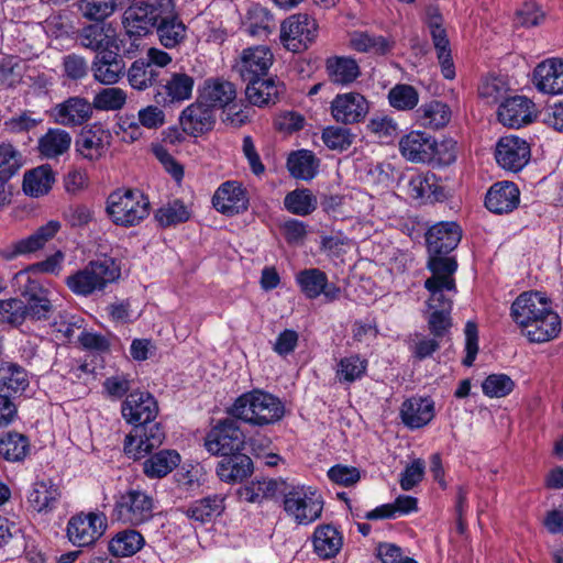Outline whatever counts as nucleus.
Masks as SVG:
<instances>
[{
  "label": "nucleus",
  "instance_id": "f257e3e1",
  "mask_svg": "<svg viewBox=\"0 0 563 563\" xmlns=\"http://www.w3.org/2000/svg\"><path fill=\"white\" fill-rule=\"evenodd\" d=\"M122 23L130 36L141 37L154 31L166 49H178L188 38V27L174 0H134L124 11Z\"/></svg>",
  "mask_w": 563,
  "mask_h": 563
},
{
  "label": "nucleus",
  "instance_id": "f03ea898",
  "mask_svg": "<svg viewBox=\"0 0 563 563\" xmlns=\"http://www.w3.org/2000/svg\"><path fill=\"white\" fill-rule=\"evenodd\" d=\"M123 419L133 426L125 437L124 453L133 460H141L159 448L165 440V431L156 421L158 405L147 391H131L121 405Z\"/></svg>",
  "mask_w": 563,
  "mask_h": 563
},
{
  "label": "nucleus",
  "instance_id": "7ed1b4c3",
  "mask_svg": "<svg viewBox=\"0 0 563 563\" xmlns=\"http://www.w3.org/2000/svg\"><path fill=\"white\" fill-rule=\"evenodd\" d=\"M228 413L251 426L265 427L283 419L285 406L273 394L253 389L240 395L228 408Z\"/></svg>",
  "mask_w": 563,
  "mask_h": 563
},
{
  "label": "nucleus",
  "instance_id": "20e7f679",
  "mask_svg": "<svg viewBox=\"0 0 563 563\" xmlns=\"http://www.w3.org/2000/svg\"><path fill=\"white\" fill-rule=\"evenodd\" d=\"M120 277L121 262L112 256L102 255L69 275L65 284L75 295L88 297L103 291L108 285L118 282Z\"/></svg>",
  "mask_w": 563,
  "mask_h": 563
},
{
  "label": "nucleus",
  "instance_id": "39448f33",
  "mask_svg": "<svg viewBox=\"0 0 563 563\" xmlns=\"http://www.w3.org/2000/svg\"><path fill=\"white\" fill-rule=\"evenodd\" d=\"M156 500L154 496L140 487L128 488L114 496L112 518L131 527L151 521L154 517Z\"/></svg>",
  "mask_w": 563,
  "mask_h": 563
},
{
  "label": "nucleus",
  "instance_id": "423d86ee",
  "mask_svg": "<svg viewBox=\"0 0 563 563\" xmlns=\"http://www.w3.org/2000/svg\"><path fill=\"white\" fill-rule=\"evenodd\" d=\"M107 212L117 225L134 227L150 214V200L137 189H118L107 199Z\"/></svg>",
  "mask_w": 563,
  "mask_h": 563
},
{
  "label": "nucleus",
  "instance_id": "0eeeda50",
  "mask_svg": "<svg viewBox=\"0 0 563 563\" xmlns=\"http://www.w3.org/2000/svg\"><path fill=\"white\" fill-rule=\"evenodd\" d=\"M283 505L285 512L297 525L303 526L319 519L323 510L321 495L313 487L305 485L291 486L284 492Z\"/></svg>",
  "mask_w": 563,
  "mask_h": 563
},
{
  "label": "nucleus",
  "instance_id": "6e6552de",
  "mask_svg": "<svg viewBox=\"0 0 563 563\" xmlns=\"http://www.w3.org/2000/svg\"><path fill=\"white\" fill-rule=\"evenodd\" d=\"M318 24L306 13L292 14L280 25V42L290 52L299 53L316 40Z\"/></svg>",
  "mask_w": 563,
  "mask_h": 563
},
{
  "label": "nucleus",
  "instance_id": "1a4fd4ad",
  "mask_svg": "<svg viewBox=\"0 0 563 563\" xmlns=\"http://www.w3.org/2000/svg\"><path fill=\"white\" fill-rule=\"evenodd\" d=\"M235 418L220 420L205 438V448L213 455H228L242 451L245 435Z\"/></svg>",
  "mask_w": 563,
  "mask_h": 563
},
{
  "label": "nucleus",
  "instance_id": "9d476101",
  "mask_svg": "<svg viewBox=\"0 0 563 563\" xmlns=\"http://www.w3.org/2000/svg\"><path fill=\"white\" fill-rule=\"evenodd\" d=\"M107 529V519L99 512H80L68 520L67 537L76 547H89L102 537Z\"/></svg>",
  "mask_w": 563,
  "mask_h": 563
},
{
  "label": "nucleus",
  "instance_id": "9b49d317",
  "mask_svg": "<svg viewBox=\"0 0 563 563\" xmlns=\"http://www.w3.org/2000/svg\"><path fill=\"white\" fill-rule=\"evenodd\" d=\"M21 296L24 298L25 320L46 321L55 311L49 289L36 279L27 278L21 288Z\"/></svg>",
  "mask_w": 563,
  "mask_h": 563
},
{
  "label": "nucleus",
  "instance_id": "f8f14e48",
  "mask_svg": "<svg viewBox=\"0 0 563 563\" xmlns=\"http://www.w3.org/2000/svg\"><path fill=\"white\" fill-rule=\"evenodd\" d=\"M274 62L272 51L264 45L244 48L234 64L243 81L265 78Z\"/></svg>",
  "mask_w": 563,
  "mask_h": 563
},
{
  "label": "nucleus",
  "instance_id": "ddd939ff",
  "mask_svg": "<svg viewBox=\"0 0 563 563\" xmlns=\"http://www.w3.org/2000/svg\"><path fill=\"white\" fill-rule=\"evenodd\" d=\"M531 157L529 143L521 137L507 135L496 144L495 158L498 165L510 172L521 170Z\"/></svg>",
  "mask_w": 563,
  "mask_h": 563
},
{
  "label": "nucleus",
  "instance_id": "4468645a",
  "mask_svg": "<svg viewBox=\"0 0 563 563\" xmlns=\"http://www.w3.org/2000/svg\"><path fill=\"white\" fill-rule=\"evenodd\" d=\"M550 307L551 302L543 292L525 291L511 303L510 316L520 328L528 329Z\"/></svg>",
  "mask_w": 563,
  "mask_h": 563
},
{
  "label": "nucleus",
  "instance_id": "2eb2a0df",
  "mask_svg": "<svg viewBox=\"0 0 563 563\" xmlns=\"http://www.w3.org/2000/svg\"><path fill=\"white\" fill-rule=\"evenodd\" d=\"M330 109L336 122L347 125L363 121L368 113L369 103L363 95L351 91L336 95Z\"/></svg>",
  "mask_w": 563,
  "mask_h": 563
},
{
  "label": "nucleus",
  "instance_id": "dca6fc26",
  "mask_svg": "<svg viewBox=\"0 0 563 563\" xmlns=\"http://www.w3.org/2000/svg\"><path fill=\"white\" fill-rule=\"evenodd\" d=\"M296 283L308 299H316L323 295L328 302L339 299L341 288L329 283L327 274L319 268H305L297 273Z\"/></svg>",
  "mask_w": 563,
  "mask_h": 563
},
{
  "label": "nucleus",
  "instance_id": "f3484780",
  "mask_svg": "<svg viewBox=\"0 0 563 563\" xmlns=\"http://www.w3.org/2000/svg\"><path fill=\"white\" fill-rule=\"evenodd\" d=\"M520 203V190L514 181L501 180L493 184L485 195L484 205L495 214H508Z\"/></svg>",
  "mask_w": 563,
  "mask_h": 563
},
{
  "label": "nucleus",
  "instance_id": "a211bd4d",
  "mask_svg": "<svg viewBox=\"0 0 563 563\" xmlns=\"http://www.w3.org/2000/svg\"><path fill=\"white\" fill-rule=\"evenodd\" d=\"M462 239V228L454 221H442L426 233L429 254H450Z\"/></svg>",
  "mask_w": 563,
  "mask_h": 563
},
{
  "label": "nucleus",
  "instance_id": "6ab92c4d",
  "mask_svg": "<svg viewBox=\"0 0 563 563\" xmlns=\"http://www.w3.org/2000/svg\"><path fill=\"white\" fill-rule=\"evenodd\" d=\"M93 112L92 103L86 98L75 96L57 103L52 109V117L55 123L74 128L79 126L90 120Z\"/></svg>",
  "mask_w": 563,
  "mask_h": 563
},
{
  "label": "nucleus",
  "instance_id": "aec40b11",
  "mask_svg": "<svg viewBox=\"0 0 563 563\" xmlns=\"http://www.w3.org/2000/svg\"><path fill=\"white\" fill-rule=\"evenodd\" d=\"M435 148V139L427 132L411 131L399 141L401 155L413 163L433 162Z\"/></svg>",
  "mask_w": 563,
  "mask_h": 563
},
{
  "label": "nucleus",
  "instance_id": "412c9836",
  "mask_svg": "<svg viewBox=\"0 0 563 563\" xmlns=\"http://www.w3.org/2000/svg\"><path fill=\"white\" fill-rule=\"evenodd\" d=\"M212 205L222 214L234 216L247 209L249 198L240 183L229 180L216 190L212 197Z\"/></svg>",
  "mask_w": 563,
  "mask_h": 563
},
{
  "label": "nucleus",
  "instance_id": "4be33fe9",
  "mask_svg": "<svg viewBox=\"0 0 563 563\" xmlns=\"http://www.w3.org/2000/svg\"><path fill=\"white\" fill-rule=\"evenodd\" d=\"M179 122L188 135L203 134L212 130L216 123L214 110L198 97L196 102L183 110Z\"/></svg>",
  "mask_w": 563,
  "mask_h": 563
},
{
  "label": "nucleus",
  "instance_id": "5701e85b",
  "mask_svg": "<svg viewBox=\"0 0 563 563\" xmlns=\"http://www.w3.org/2000/svg\"><path fill=\"white\" fill-rule=\"evenodd\" d=\"M408 195L422 203L443 202L448 199L441 179L431 172L413 175L408 183Z\"/></svg>",
  "mask_w": 563,
  "mask_h": 563
},
{
  "label": "nucleus",
  "instance_id": "b1692460",
  "mask_svg": "<svg viewBox=\"0 0 563 563\" xmlns=\"http://www.w3.org/2000/svg\"><path fill=\"white\" fill-rule=\"evenodd\" d=\"M119 52V46H115V48L106 49L95 56L91 70L95 79L100 84H117L124 75L125 64Z\"/></svg>",
  "mask_w": 563,
  "mask_h": 563
},
{
  "label": "nucleus",
  "instance_id": "393cba45",
  "mask_svg": "<svg viewBox=\"0 0 563 563\" xmlns=\"http://www.w3.org/2000/svg\"><path fill=\"white\" fill-rule=\"evenodd\" d=\"M534 103L525 96L505 99L497 111L499 122L508 128H520L532 121Z\"/></svg>",
  "mask_w": 563,
  "mask_h": 563
},
{
  "label": "nucleus",
  "instance_id": "a878e982",
  "mask_svg": "<svg viewBox=\"0 0 563 563\" xmlns=\"http://www.w3.org/2000/svg\"><path fill=\"white\" fill-rule=\"evenodd\" d=\"M78 38L81 46L97 54L118 46L115 30L111 23L107 22H93L84 25L78 32Z\"/></svg>",
  "mask_w": 563,
  "mask_h": 563
},
{
  "label": "nucleus",
  "instance_id": "bb28decb",
  "mask_svg": "<svg viewBox=\"0 0 563 563\" xmlns=\"http://www.w3.org/2000/svg\"><path fill=\"white\" fill-rule=\"evenodd\" d=\"M533 84L543 93H563V59L549 58L540 63L533 70Z\"/></svg>",
  "mask_w": 563,
  "mask_h": 563
},
{
  "label": "nucleus",
  "instance_id": "cd10ccee",
  "mask_svg": "<svg viewBox=\"0 0 563 563\" xmlns=\"http://www.w3.org/2000/svg\"><path fill=\"white\" fill-rule=\"evenodd\" d=\"M111 134L102 126L84 129L75 141L77 153L88 161L99 159L110 144Z\"/></svg>",
  "mask_w": 563,
  "mask_h": 563
},
{
  "label": "nucleus",
  "instance_id": "c85d7f7f",
  "mask_svg": "<svg viewBox=\"0 0 563 563\" xmlns=\"http://www.w3.org/2000/svg\"><path fill=\"white\" fill-rule=\"evenodd\" d=\"M434 415V401L428 397H411L406 399L400 408L401 421L411 430L427 426Z\"/></svg>",
  "mask_w": 563,
  "mask_h": 563
},
{
  "label": "nucleus",
  "instance_id": "c756f323",
  "mask_svg": "<svg viewBox=\"0 0 563 563\" xmlns=\"http://www.w3.org/2000/svg\"><path fill=\"white\" fill-rule=\"evenodd\" d=\"M246 82V98L250 103L257 107L275 104L285 91L284 84L272 77L249 80Z\"/></svg>",
  "mask_w": 563,
  "mask_h": 563
},
{
  "label": "nucleus",
  "instance_id": "7c9ffc66",
  "mask_svg": "<svg viewBox=\"0 0 563 563\" xmlns=\"http://www.w3.org/2000/svg\"><path fill=\"white\" fill-rule=\"evenodd\" d=\"M221 456L222 460L217 465V475L222 482H242L253 473V462L251 457L241 451Z\"/></svg>",
  "mask_w": 563,
  "mask_h": 563
},
{
  "label": "nucleus",
  "instance_id": "2f4dec72",
  "mask_svg": "<svg viewBox=\"0 0 563 563\" xmlns=\"http://www.w3.org/2000/svg\"><path fill=\"white\" fill-rule=\"evenodd\" d=\"M199 97L208 106L214 109H225L236 99L235 86L221 78H209L205 80Z\"/></svg>",
  "mask_w": 563,
  "mask_h": 563
},
{
  "label": "nucleus",
  "instance_id": "473e14b6",
  "mask_svg": "<svg viewBox=\"0 0 563 563\" xmlns=\"http://www.w3.org/2000/svg\"><path fill=\"white\" fill-rule=\"evenodd\" d=\"M59 486L53 479L36 481L27 495V503L40 514L52 512L60 499Z\"/></svg>",
  "mask_w": 563,
  "mask_h": 563
},
{
  "label": "nucleus",
  "instance_id": "72a5a7b5",
  "mask_svg": "<svg viewBox=\"0 0 563 563\" xmlns=\"http://www.w3.org/2000/svg\"><path fill=\"white\" fill-rule=\"evenodd\" d=\"M195 85L194 77L186 73H172L170 76L165 80V84L161 85V89L155 96L157 102L159 97L165 103L181 102L191 98L192 89Z\"/></svg>",
  "mask_w": 563,
  "mask_h": 563
},
{
  "label": "nucleus",
  "instance_id": "f704fd0d",
  "mask_svg": "<svg viewBox=\"0 0 563 563\" xmlns=\"http://www.w3.org/2000/svg\"><path fill=\"white\" fill-rule=\"evenodd\" d=\"M23 164V155L14 145L5 142L0 144V207L8 201L7 184Z\"/></svg>",
  "mask_w": 563,
  "mask_h": 563
},
{
  "label": "nucleus",
  "instance_id": "c9c22d12",
  "mask_svg": "<svg viewBox=\"0 0 563 563\" xmlns=\"http://www.w3.org/2000/svg\"><path fill=\"white\" fill-rule=\"evenodd\" d=\"M314 553L323 560L335 558L343 545V537L339 529L331 525H320L312 534Z\"/></svg>",
  "mask_w": 563,
  "mask_h": 563
},
{
  "label": "nucleus",
  "instance_id": "e433bc0d",
  "mask_svg": "<svg viewBox=\"0 0 563 563\" xmlns=\"http://www.w3.org/2000/svg\"><path fill=\"white\" fill-rule=\"evenodd\" d=\"M59 229L60 223L58 221H48L46 224L40 227L33 234L13 243L12 251L7 255V257L13 258L18 255H25L41 250L57 234Z\"/></svg>",
  "mask_w": 563,
  "mask_h": 563
},
{
  "label": "nucleus",
  "instance_id": "4c0bfd02",
  "mask_svg": "<svg viewBox=\"0 0 563 563\" xmlns=\"http://www.w3.org/2000/svg\"><path fill=\"white\" fill-rule=\"evenodd\" d=\"M26 369L13 362L0 364V393L20 398L29 387Z\"/></svg>",
  "mask_w": 563,
  "mask_h": 563
},
{
  "label": "nucleus",
  "instance_id": "58836bf2",
  "mask_svg": "<svg viewBox=\"0 0 563 563\" xmlns=\"http://www.w3.org/2000/svg\"><path fill=\"white\" fill-rule=\"evenodd\" d=\"M71 145V135L63 129L51 128L37 142L40 156L55 159L67 153Z\"/></svg>",
  "mask_w": 563,
  "mask_h": 563
},
{
  "label": "nucleus",
  "instance_id": "ea45409f",
  "mask_svg": "<svg viewBox=\"0 0 563 563\" xmlns=\"http://www.w3.org/2000/svg\"><path fill=\"white\" fill-rule=\"evenodd\" d=\"M427 268L437 283H443L448 291L456 292L454 274L457 271V262L449 254H429Z\"/></svg>",
  "mask_w": 563,
  "mask_h": 563
},
{
  "label": "nucleus",
  "instance_id": "a19ab883",
  "mask_svg": "<svg viewBox=\"0 0 563 563\" xmlns=\"http://www.w3.org/2000/svg\"><path fill=\"white\" fill-rule=\"evenodd\" d=\"M527 338L530 342L543 343L555 339L561 332V318L553 311L552 307L541 317H538L533 324H530Z\"/></svg>",
  "mask_w": 563,
  "mask_h": 563
},
{
  "label": "nucleus",
  "instance_id": "79ce46f5",
  "mask_svg": "<svg viewBox=\"0 0 563 563\" xmlns=\"http://www.w3.org/2000/svg\"><path fill=\"white\" fill-rule=\"evenodd\" d=\"M451 114V109L446 103L432 100L417 109L416 120L421 126L439 130L450 122Z\"/></svg>",
  "mask_w": 563,
  "mask_h": 563
},
{
  "label": "nucleus",
  "instance_id": "37998d69",
  "mask_svg": "<svg viewBox=\"0 0 563 563\" xmlns=\"http://www.w3.org/2000/svg\"><path fill=\"white\" fill-rule=\"evenodd\" d=\"M224 510V497L220 494L209 495L199 500L194 501L181 511L188 518L201 523L209 522L213 518L220 516Z\"/></svg>",
  "mask_w": 563,
  "mask_h": 563
},
{
  "label": "nucleus",
  "instance_id": "c03bdc74",
  "mask_svg": "<svg viewBox=\"0 0 563 563\" xmlns=\"http://www.w3.org/2000/svg\"><path fill=\"white\" fill-rule=\"evenodd\" d=\"M144 544L145 539L141 532L126 528L112 537L108 550L115 558H128L137 553Z\"/></svg>",
  "mask_w": 563,
  "mask_h": 563
},
{
  "label": "nucleus",
  "instance_id": "a18cd8bd",
  "mask_svg": "<svg viewBox=\"0 0 563 563\" xmlns=\"http://www.w3.org/2000/svg\"><path fill=\"white\" fill-rule=\"evenodd\" d=\"M325 69L330 81L342 86L352 84L361 75L356 60L345 56L328 58Z\"/></svg>",
  "mask_w": 563,
  "mask_h": 563
},
{
  "label": "nucleus",
  "instance_id": "49530a36",
  "mask_svg": "<svg viewBox=\"0 0 563 563\" xmlns=\"http://www.w3.org/2000/svg\"><path fill=\"white\" fill-rule=\"evenodd\" d=\"M180 463V455L175 450H161L143 462V473L148 478H162Z\"/></svg>",
  "mask_w": 563,
  "mask_h": 563
},
{
  "label": "nucleus",
  "instance_id": "de8ad7c7",
  "mask_svg": "<svg viewBox=\"0 0 563 563\" xmlns=\"http://www.w3.org/2000/svg\"><path fill=\"white\" fill-rule=\"evenodd\" d=\"M55 181L54 173L49 165H42L24 174L23 191L31 197L46 195Z\"/></svg>",
  "mask_w": 563,
  "mask_h": 563
},
{
  "label": "nucleus",
  "instance_id": "09e8293b",
  "mask_svg": "<svg viewBox=\"0 0 563 563\" xmlns=\"http://www.w3.org/2000/svg\"><path fill=\"white\" fill-rule=\"evenodd\" d=\"M31 444L29 438L16 431L5 432L0 438V457L8 462H22L29 455Z\"/></svg>",
  "mask_w": 563,
  "mask_h": 563
},
{
  "label": "nucleus",
  "instance_id": "8fccbe9b",
  "mask_svg": "<svg viewBox=\"0 0 563 563\" xmlns=\"http://www.w3.org/2000/svg\"><path fill=\"white\" fill-rule=\"evenodd\" d=\"M287 168L297 179L311 180L318 173L319 159L309 150H300L289 155Z\"/></svg>",
  "mask_w": 563,
  "mask_h": 563
},
{
  "label": "nucleus",
  "instance_id": "3c124183",
  "mask_svg": "<svg viewBox=\"0 0 563 563\" xmlns=\"http://www.w3.org/2000/svg\"><path fill=\"white\" fill-rule=\"evenodd\" d=\"M161 71L146 63L144 58L136 59L128 69L126 76L130 86L136 90H145L154 86Z\"/></svg>",
  "mask_w": 563,
  "mask_h": 563
},
{
  "label": "nucleus",
  "instance_id": "603ef678",
  "mask_svg": "<svg viewBox=\"0 0 563 563\" xmlns=\"http://www.w3.org/2000/svg\"><path fill=\"white\" fill-rule=\"evenodd\" d=\"M244 26L252 36H267L274 29V19L266 8L253 4L247 10Z\"/></svg>",
  "mask_w": 563,
  "mask_h": 563
},
{
  "label": "nucleus",
  "instance_id": "864d4df0",
  "mask_svg": "<svg viewBox=\"0 0 563 563\" xmlns=\"http://www.w3.org/2000/svg\"><path fill=\"white\" fill-rule=\"evenodd\" d=\"M280 485H285V483H279L276 479L252 482L240 489V498L252 504L262 503L264 499L275 496L279 492Z\"/></svg>",
  "mask_w": 563,
  "mask_h": 563
},
{
  "label": "nucleus",
  "instance_id": "5fc2aeb1",
  "mask_svg": "<svg viewBox=\"0 0 563 563\" xmlns=\"http://www.w3.org/2000/svg\"><path fill=\"white\" fill-rule=\"evenodd\" d=\"M81 15L93 22H106L117 9L115 0H79Z\"/></svg>",
  "mask_w": 563,
  "mask_h": 563
},
{
  "label": "nucleus",
  "instance_id": "6e6d98bb",
  "mask_svg": "<svg viewBox=\"0 0 563 563\" xmlns=\"http://www.w3.org/2000/svg\"><path fill=\"white\" fill-rule=\"evenodd\" d=\"M367 360L358 354H352L340 360L336 368L339 382L353 383L361 379L367 369Z\"/></svg>",
  "mask_w": 563,
  "mask_h": 563
},
{
  "label": "nucleus",
  "instance_id": "4d7b16f0",
  "mask_svg": "<svg viewBox=\"0 0 563 563\" xmlns=\"http://www.w3.org/2000/svg\"><path fill=\"white\" fill-rule=\"evenodd\" d=\"M285 208L298 216H308L317 208V199L308 189H297L286 195Z\"/></svg>",
  "mask_w": 563,
  "mask_h": 563
},
{
  "label": "nucleus",
  "instance_id": "13d9d810",
  "mask_svg": "<svg viewBox=\"0 0 563 563\" xmlns=\"http://www.w3.org/2000/svg\"><path fill=\"white\" fill-rule=\"evenodd\" d=\"M388 100L390 106L397 110H412L419 102V93L410 85L398 84L389 90Z\"/></svg>",
  "mask_w": 563,
  "mask_h": 563
},
{
  "label": "nucleus",
  "instance_id": "bf43d9fd",
  "mask_svg": "<svg viewBox=\"0 0 563 563\" xmlns=\"http://www.w3.org/2000/svg\"><path fill=\"white\" fill-rule=\"evenodd\" d=\"M321 139L332 151H346L354 142L355 135L344 126L330 125L323 129Z\"/></svg>",
  "mask_w": 563,
  "mask_h": 563
},
{
  "label": "nucleus",
  "instance_id": "052dcab7",
  "mask_svg": "<svg viewBox=\"0 0 563 563\" xmlns=\"http://www.w3.org/2000/svg\"><path fill=\"white\" fill-rule=\"evenodd\" d=\"M189 218L190 212L184 202L178 199L161 207L155 213V219L163 227L176 225L186 222Z\"/></svg>",
  "mask_w": 563,
  "mask_h": 563
},
{
  "label": "nucleus",
  "instance_id": "680f3d73",
  "mask_svg": "<svg viewBox=\"0 0 563 563\" xmlns=\"http://www.w3.org/2000/svg\"><path fill=\"white\" fill-rule=\"evenodd\" d=\"M43 119L34 111L24 110L4 121L5 131L12 134L27 133L34 130Z\"/></svg>",
  "mask_w": 563,
  "mask_h": 563
},
{
  "label": "nucleus",
  "instance_id": "e2e57ef3",
  "mask_svg": "<svg viewBox=\"0 0 563 563\" xmlns=\"http://www.w3.org/2000/svg\"><path fill=\"white\" fill-rule=\"evenodd\" d=\"M515 387L514 380L506 374H492L483 384V393L490 398H501L509 395Z\"/></svg>",
  "mask_w": 563,
  "mask_h": 563
},
{
  "label": "nucleus",
  "instance_id": "0e129e2a",
  "mask_svg": "<svg viewBox=\"0 0 563 563\" xmlns=\"http://www.w3.org/2000/svg\"><path fill=\"white\" fill-rule=\"evenodd\" d=\"M24 301L18 298L0 300V323L19 327L25 321Z\"/></svg>",
  "mask_w": 563,
  "mask_h": 563
},
{
  "label": "nucleus",
  "instance_id": "69168bd1",
  "mask_svg": "<svg viewBox=\"0 0 563 563\" xmlns=\"http://www.w3.org/2000/svg\"><path fill=\"white\" fill-rule=\"evenodd\" d=\"M126 100L125 92L115 87L104 88L95 96L92 107L98 110H119Z\"/></svg>",
  "mask_w": 563,
  "mask_h": 563
},
{
  "label": "nucleus",
  "instance_id": "338daca9",
  "mask_svg": "<svg viewBox=\"0 0 563 563\" xmlns=\"http://www.w3.org/2000/svg\"><path fill=\"white\" fill-rule=\"evenodd\" d=\"M443 283H437L434 278H427L424 288L430 292L427 305L430 310H452V300L444 295L446 287Z\"/></svg>",
  "mask_w": 563,
  "mask_h": 563
},
{
  "label": "nucleus",
  "instance_id": "774afa93",
  "mask_svg": "<svg viewBox=\"0 0 563 563\" xmlns=\"http://www.w3.org/2000/svg\"><path fill=\"white\" fill-rule=\"evenodd\" d=\"M508 88L506 82L497 77L486 78L478 87V95L488 103H497L504 99Z\"/></svg>",
  "mask_w": 563,
  "mask_h": 563
}]
</instances>
